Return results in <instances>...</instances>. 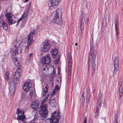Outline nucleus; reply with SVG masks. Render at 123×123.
<instances>
[{"label":"nucleus","instance_id":"27","mask_svg":"<svg viewBox=\"0 0 123 123\" xmlns=\"http://www.w3.org/2000/svg\"><path fill=\"white\" fill-rule=\"evenodd\" d=\"M101 101H102L100 100H97L96 106V110H98L99 108L101 107Z\"/></svg>","mask_w":123,"mask_h":123},{"label":"nucleus","instance_id":"56","mask_svg":"<svg viewBox=\"0 0 123 123\" xmlns=\"http://www.w3.org/2000/svg\"><path fill=\"white\" fill-rule=\"evenodd\" d=\"M75 45L76 46H77V45L78 44H77V43H75Z\"/></svg>","mask_w":123,"mask_h":123},{"label":"nucleus","instance_id":"35","mask_svg":"<svg viewBox=\"0 0 123 123\" xmlns=\"http://www.w3.org/2000/svg\"><path fill=\"white\" fill-rule=\"evenodd\" d=\"M33 53H31L29 54V56L28 58V59L29 60H31L33 58Z\"/></svg>","mask_w":123,"mask_h":123},{"label":"nucleus","instance_id":"55","mask_svg":"<svg viewBox=\"0 0 123 123\" xmlns=\"http://www.w3.org/2000/svg\"><path fill=\"white\" fill-rule=\"evenodd\" d=\"M95 91V89H94L93 91V92H94Z\"/></svg>","mask_w":123,"mask_h":123},{"label":"nucleus","instance_id":"2","mask_svg":"<svg viewBox=\"0 0 123 123\" xmlns=\"http://www.w3.org/2000/svg\"><path fill=\"white\" fill-rule=\"evenodd\" d=\"M62 12L59 9H57L55 13V16L53 17L52 19L50 21L52 23H56L59 25L62 23Z\"/></svg>","mask_w":123,"mask_h":123},{"label":"nucleus","instance_id":"28","mask_svg":"<svg viewBox=\"0 0 123 123\" xmlns=\"http://www.w3.org/2000/svg\"><path fill=\"white\" fill-rule=\"evenodd\" d=\"M35 92L33 91H31L30 93V95L32 98H34L35 96Z\"/></svg>","mask_w":123,"mask_h":123},{"label":"nucleus","instance_id":"4","mask_svg":"<svg viewBox=\"0 0 123 123\" xmlns=\"http://www.w3.org/2000/svg\"><path fill=\"white\" fill-rule=\"evenodd\" d=\"M35 33V31L34 30L32 32H31L27 36V40H26V43H27V46L25 49V51H27L28 50L29 46L33 42L32 40V36L31 35V34H34Z\"/></svg>","mask_w":123,"mask_h":123},{"label":"nucleus","instance_id":"15","mask_svg":"<svg viewBox=\"0 0 123 123\" xmlns=\"http://www.w3.org/2000/svg\"><path fill=\"white\" fill-rule=\"evenodd\" d=\"M30 6L29 4V5L28 6V7H27L25 9V10H26V12H24L21 18L19 19L18 21L17 22L18 23L17 25H18L20 21L24 17H26L27 15V14L28 12L29 11V8L30 7Z\"/></svg>","mask_w":123,"mask_h":123},{"label":"nucleus","instance_id":"9","mask_svg":"<svg viewBox=\"0 0 123 123\" xmlns=\"http://www.w3.org/2000/svg\"><path fill=\"white\" fill-rule=\"evenodd\" d=\"M118 17L117 16L114 19V23L115 25V29L116 33V36L117 40H118V33L119 32V22Z\"/></svg>","mask_w":123,"mask_h":123},{"label":"nucleus","instance_id":"18","mask_svg":"<svg viewBox=\"0 0 123 123\" xmlns=\"http://www.w3.org/2000/svg\"><path fill=\"white\" fill-rule=\"evenodd\" d=\"M48 113V111H38L39 114L40 116L44 117L45 118L47 115Z\"/></svg>","mask_w":123,"mask_h":123},{"label":"nucleus","instance_id":"50","mask_svg":"<svg viewBox=\"0 0 123 123\" xmlns=\"http://www.w3.org/2000/svg\"><path fill=\"white\" fill-rule=\"evenodd\" d=\"M87 121V119L86 118H85L84 120L83 121V123H86Z\"/></svg>","mask_w":123,"mask_h":123},{"label":"nucleus","instance_id":"7","mask_svg":"<svg viewBox=\"0 0 123 123\" xmlns=\"http://www.w3.org/2000/svg\"><path fill=\"white\" fill-rule=\"evenodd\" d=\"M7 10L6 11V18L7 20V22L8 24L10 25L15 23L16 21H13L12 18V15L10 12H7Z\"/></svg>","mask_w":123,"mask_h":123},{"label":"nucleus","instance_id":"49","mask_svg":"<svg viewBox=\"0 0 123 123\" xmlns=\"http://www.w3.org/2000/svg\"><path fill=\"white\" fill-rule=\"evenodd\" d=\"M14 63L16 65V66L17 65H18L19 64V63L18 62V61H17V62H16Z\"/></svg>","mask_w":123,"mask_h":123},{"label":"nucleus","instance_id":"13","mask_svg":"<svg viewBox=\"0 0 123 123\" xmlns=\"http://www.w3.org/2000/svg\"><path fill=\"white\" fill-rule=\"evenodd\" d=\"M31 85L30 82H25L23 86L24 90L26 92L29 91L30 88L31 87Z\"/></svg>","mask_w":123,"mask_h":123},{"label":"nucleus","instance_id":"19","mask_svg":"<svg viewBox=\"0 0 123 123\" xmlns=\"http://www.w3.org/2000/svg\"><path fill=\"white\" fill-rule=\"evenodd\" d=\"M58 51L56 49H52L51 53L52 56L53 58H55L58 54Z\"/></svg>","mask_w":123,"mask_h":123},{"label":"nucleus","instance_id":"3","mask_svg":"<svg viewBox=\"0 0 123 123\" xmlns=\"http://www.w3.org/2000/svg\"><path fill=\"white\" fill-rule=\"evenodd\" d=\"M20 43L17 42L14 47L11 49V53L13 55H17L21 53L22 49L20 47Z\"/></svg>","mask_w":123,"mask_h":123},{"label":"nucleus","instance_id":"25","mask_svg":"<svg viewBox=\"0 0 123 123\" xmlns=\"http://www.w3.org/2000/svg\"><path fill=\"white\" fill-rule=\"evenodd\" d=\"M116 113L115 115V120L114 122L115 123H118L117 121V118L118 116V112L117 110L115 111Z\"/></svg>","mask_w":123,"mask_h":123},{"label":"nucleus","instance_id":"33","mask_svg":"<svg viewBox=\"0 0 123 123\" xmlns=\"http://www.w3.org/2000/svg\"><path fill=\"white\" fill-rule=\"evenodd\" d=\"M44 90L45 91H48V88L49 87L48 86L47 84H45L44 85Z\"/></svg>","mask_w":123,"mask_h":123},{"label":"nucleus","instance_id":"37","mask_svg":"<svg viewBox=\"0 0 123 123\" xmlns=\"http://www.w3.org/2000/svg\"><path fill=\"white\" fill-rule=\"evenodd\" d=\"M83 15H81V16L80 18V22H81V24L80 25V28L81 29L82 26V22L83 21Z\"/></svg>","mask_w":123,"mask_h":123},{"label":"nucleus","instance_id":"20","mask_svg":"<svg viewBox=\"0 0 123 123\" xmlns=\"http://www.w3.org/2000/svg\"><path fill=\"white\" fill-rule=\"evenodd\" d=\"M72 61H69L68 63V74L69 76L71 75V72L72 68Z\"/></svg>","mask_w":123,"mask_h":123},{"label":"nucleus","instance_id":"43","mask_svg":"<svg viewBox=\"0 0 123 123\" xmlns=\"http://www.w3.org/2000/svg\"><path fill=\"white\" fill-rule=\"evenodd\" d=\"M59 89V86H58L57 85L56 86L55 88H54V90H57L58 91Z\"/></svg>","mask_w":123,"mask_h":123},{"label":"nucleus","instance_id":"57","mask_svg":"<svg viewBox=\"0 0 123 123\" xmlns=\"http://www.w3.org/2000/svg\"><path fill=\"white\" fill-rule=\"evenodd\" d=\"M96 18H95V20H96Z\"/></svg>","mask_w":123,"mask_h":123},{"label":"nucleus","instance_id":"42","mask_svg":"<svg viewBox=\"0 0 123 123\" xmlns=\"http://www.w3.org/2000/svg\"><path fill=\"white\" fill-rule=\"evenodd\" d=\"M54 120L51 119H49V121L48 122V123H56L54 122Z\"/></svg>","mask_w":123,"mask_h":123},{"label":"nucleus","instance_id":"39","mask_svg":"<svg viewBox=\"0 0 123 123\" xmlns=\"http://www.w3.org/2000/svg\"><path fill=\"white\" fill-rule=\"evenodd\" d=\"M60 60V58L58 57H57V59L55 60V63L56 64H58Z\"/></svg>","mask_w":123,"mask_h":123},{"label":"nucleus","instance_id":"40","mask_svg":"<svg viewBox=\"0 0 123 123\" xmlns=\"http://www.w3.org/2000/svg\"><path fill=\"white\" fill-rule=\"evenodd\" d=\"M98 110H96L95 115V117L96 118H97L98 117Z\"/></svg>","mask_w":123,"mask_h":123},{"label":"nucleus","instance_id":"38","mask_svg":"<svg viewBox=\"0 0 123 123\" xmlns=\"http://www.w3.org/2000/svg\"><path fill=\"white\" fill-rule=\"evenodd\" d=\"M21 72V70L20 69V68H19L17 69V71L15 72L17 73H18L19 74H20Z\"/></svg>","mask_w":123,"mask_h":123},{"label":"nucleus","instance_id":"1","mask_svg":"<svg viewBox=\"0 0 123 123\" xmlns=\"http://www.w3.org/2000/svg\"><path fill=\"white\" fill-rule=\"evenodd\" d=\"M94 47L93 39L92 38L90 42V50L89 53L88 61V69H91L92 74L95 73V70L96 68L94 60L97 54L96 50H94L93 51V50Z\"/></svg>","mask_w":123,"mask_h":123},{"label":"nucleus","instance_id":"14","mask_svg":"<svg viewBox=\"0 0 123 123\" xmlns=\"http://www.w3.org/2000/svg\"><path fill=\"white\" fill-rule=\"evenodd\" d=\"M61 0H51L48 3V6L49 7H53L57 5Z\"/></svg>","mask_w":123,"mask_h":123},{"label":"nucleus","instance_id":"11","mask_svg":"<svg viewBox=\"0 0 123 123\" xmlns=\"http://www.w3.org/2000/svg\"><path fill=\"white\" fill-rule=\"evenodd\" d=\"M43 51L44 52H47L50 48L49 43L48 41L46 40L43 43Z\"/></svg>","mask_w":123,"mask_h":123},{"label":"nucleus","instance_id":"47","mask_svg":"<svg viewBox=\"0 0 123 123\" xmlns=\"http://www.w3.org/2000/svg\"><path fill=\"white\" fill-rule=\"evenodd\" d=\"M17 61L18 60L17 58H14L13 59V62L14 63L16 62H17Z\"/></svg>","mask_w":123,"mask_h":123},{"label":"nucleus","instance_id":"32","mask_svg":"<svg viewBox=\"0 0 123 123\" xmlns=\"http://www.w3.org/2000/svg\"><path fill=\"white\" fill-rule=\"evenodd\" d=\"M90 93L89 95H88V94H87L86 95V102L87 103H88L89 102L90 97Z\"/></svg>","mask_w":123,"mask_h":123},{"label":"nucleus","instance_id":"6","mask_svg":"<svg viewBox=\"0 0 123 123\" xmlns=\"http://www.w3.org/2000/svg\"><path fill=\"white\" fill-rule=\"evenodd\" d=\"M119 58L118 57L116 56L115 57L114 61V69L113 72V75L119 70Z\"/></svg>","mask_w":123,"mask_h":123},{"label":"nucleus","instance_id":"34","mask_svg":"<svg viewBox=\"0 0 123 123\" xmlns=\"http://www.w3.org/2000/svg\"><path fill=\"white\" fill-rule=\"evenodd\" d=\"M49 66V68L48 67V66H46L45 68H43V70H47V69L48 70L49 69V68H51L52 69L53 68V70L54 69V67H53L52 66Z\"/></svg>","mask_w":123,"mask_h":123},{"label":"nucleus","instance_id":"22","mask_svg":"<svg viewBox=\"0 0 123 123\" xmlns=\"http://www.w3.org/2000/svg\"><path fill=\"white\" fill-rule=\"evenodd\" d=\"M47 106L46 104H41L40 107V110L41 111H48L47 109Z\"/></svg>","mask_w":123,"mask_h":123},{"label":"nucleus","instance_id":"5","mask_svg":"<svg viewBox=\"0 0 123 123\" xmlns=\"http://www.w3.org/2000/svg\"><path fill=\"white\" fill-rule=\"evenodd\" d=\"M51 116L52 118L50 119L54 120V122H55L56 123H58V120L61 117L60 115L59 114V112L57 111L54 112Z\"/></svg>","mask_w":123,"mask_h":123},{"label":"nucleus","instance_id":"24","mask_svg":"<svg viewBox=\"0 0 123 123\" xmlns=\"http://www.w3.org/2000/svg\"><path fill=\"white\" fill-rule=\"evenodd\" d=\"M49 103L52 107H55L56 105V101L54 99L50 100Z\"/></svg>","mask_w":123,"mask_h":123},{"label":"nucleus","instance_id":"48","mask_svg":"<svg viewBox=\"0 0 123 123\" xmlns=\"http://www.w3.org/2000/svg\"><path fill=\"white\" fill-rule=\"evenodd\" d=\"M70 79V77H68V78L67 80V82L68 83L69 82Z\"/></svg>","mask_w":123,"mask_h":123},{"label":"nucleus","instance_id":"41","mask_svg":"<svg viewBox=\"0 0 123 123\" xmlns=\"http://www.w3.org/2000/svg\"><path fill=\"white\" fill-rule=\"evenodd\" d=\"M47 98H45L42 101L41 104H44V103L47 101Z\"/></svg>","mask_w":123,"mask_h":123},{"label":"nucleus","instance_id":"54","mask_svg":"<svg viewBox=\"0 0 123 123\" xmlns=\"http://www.w3.org/2000/svg\"><path fill=\"white\" fill-rule=\"evenodd\" d=\"M29 0H25V1L24 2H25L28 1Z\"/></svg>","mask_w":123,"mask_h":123},{"label":"nucleus","instance_id":"12","mask_svg":"<svg viewBox=\"0 0 123 123\" xmlns=\"http://www.w3.org/2000/svg\"><path fill=\"white\" fill-rule=\"evenodd\" d=\"M3 16L2 15H1L0 16V24L3 29L6 30L8 29L7 25L6 22L3 21Z\"/></svg>","mask_w":123,"mask_h":123},{"label":"nucleus","instance_id":"23","mask_svg":"<svg viewBox=\"0 0 123 123\" xmlns=\"http://www.w3.org/2000/svg\"><path fill=\"white\" fill-rule=\"evenodd\" d=\"M19 82V79L13 78V81H11L10 82L11 83H13L14 85H16L18 84Z\"/></svg>","mask_w":123,"mask_h":123},{"label":"nucleus","instance_id":"17","mask_svg":"<svg viewBox=\"0 0 123 123\" xmlns=\"http://www.w3.org/2000/svg\"><path fill=\"white\" fill-rule=\"evenodd\" d=\"M15 85L10 82L9 85V89L11 95L14 94L15 90Z\"/></svg>","mask_w":123,"mask_h":123},{"label":"nucleus","instance_id":"45","mask_svg":"<svg viewBox=\"0 0 123 123\" xmlns=\"http://www.w3.org/2000/svg\"><path fill=\"white\" fill-rule=\"evenodd\" d=\"M88 18H87L86 19H85V22L86 24H88Z\"/></svg>","mask_w":123,"mask_h":123},{"label":"nucleus","instance_id":"44","mask_svg":"<svg viewBox=\"0 0 123 123\" xmlns=\"http://www.w3.org/2000/svg\"><path fill=\"white\" fill-rule=\"evenodd\" d=\"M25 95L24 93H22L21 95V97L23 99H25Z\"/></svg>","mask_w":123,"mask_h":123},{"label":"nucleus","instance_id":"8","mask_svg":"<svg viewBox=\"0 0 123 123\" xmlns=\"http://www.w3.org/2000/svg\"><path fill=\"white\" fill-rule=\"evenodd\" d=\"M51 62V57L49 54H47L44 56L42 58V63L43 64H48Z\"/></svg>","mask_w":123,"mask_h":123},{"label":"nucleus","instance_id":"29","mask_svg":"<svg viewBox=\"0 0 123 123\" xmlns=\"http://www.w3.org/2000/svg\"><path fill=\"white\" fill-rule=\"evenodd\" d=\"M20 75V74H19L15 72L14 74L13 78L19 79Z\"/></svg>","mask_w":123,"mask_h":123},{"label":"nucleus","instance_id":"26","mask_svg":"<svg viewBox=\"0 0 123 123\" xmlns=\"http://www.w3.org/2000/svg\"><path fill=\"white\" fill-rule=\"evenodd\" d=\"M16 113L18 115H23L24 113V111L22 110H20L19 109H18Z\"/></svg>","mask_w":123,"mask_h":123},{"label":"nucleus","instance_id":"53","mask_svg":"<svg viewBox=\"0 0 123 123\" xmlns=\"http://www.w3.org/2000/svg\"><path fill=\"white\" fill-rule=\"evenodd\" d=\"M84 92H83L82 94V97H83V96H84Z\"/></svg>","mask_w":123,"mask_h":123},{"label":"nucleus","instance_id":"46","mask_svg":"<svg viewBox=\"0 0 123 123\" xmlns=\"http://www.w3.org/2000/svg\"><path fill=\"white\" fill-rule=\"evenodd\" d=\"M47 91H45L44 90V91L42 93V94L43 96L45 95H46L47 92Z\"/></svg>","mask_w":123,"mask_h":123},{"label":"nucleus","instance_id":"21","mask_svg":"<svg viewBox=\"0 0 123 123\" xmlns=\"http://www.w3.org/2000/svg\"><path fill=\"white\" fill-rule=\"evenodd\" d=\"M17 119L18 120H21L23 122L25 121L26 118L24 115H19L18 114V116L17 117Z\"/></svg>","mask_w":123,"mask_h":123},{"label":"nucleus","instance_id":"36","mask_svg":"<svg viewBox=\"0 0 123 123\" xmlns=\"http://www.w3.org/2000/svg\"><path fill=\"white\" fill-rule=\"evenodd\" d=\"M68 57L69 61H72L71 55L70 53H68Z\"/></svg>","mask_w":123,"mask_h":123},{"label":"nucleus","instance_id":"30","mask_svg":"<svg viewBox=\"0 0 123 123\" xmlns=\"http://www.w3.org/2000/svg\"><path fill=\"white\" fill-rule=\"evenodd\" d=\"M102 94L101 92H99V94L98 98L97 100H100L102 101Z\"/></svg>","mask_w":123,"mask_h":123},{"label":"nucleus","instance_id":"16","mask_svg":"<svg viewBox=\"0 0 123 123\" xmlns=\"http://www.w3.org/2000/svg\"><path fill=\"white\" fill-rule=\"evenodd\" d=\"M39 101L37 99L33 102L31 105L32 108L34 110H36L38 109L39 107Z\"/></svg>","mask_w":123,"mask_h":123},{"label":"nucleus","instance_id":"10","mask_svg":"<svg viewBox=\"0 0 123 123\" xmlns=\"http://www.w3.org/2000/svg\"><path fill=\"white\" fill-rule=\"evenodd\" d=\"M123 82L122 79H120L118 80V93L120 98L122 97L123 93V87L122 86Z\"/></svg>","mask_w":123,"mask_h":123},{"label":"nucleus","instance_id":"52","mask_svg":"<svg viewBox=\"0 0 123 123\" xmlns=\"http://www.w3.org/2000/svg\"><path fill=\"white\" fill-rule=\"evenodd\" d=\"M82 100H84V99H85V98H84V96H83V97L82 98Z\"/></svg>","mask_w":123,"mask_h":123},{"label":"nucleus","instance_id":"31","mask_svg":"<svg viewBox=\"0 0 123 123\" xmlns=\"http://www.w3.org/2000/svg\"><path fill=\"white\" fill-rule=\"evenodd\" d=\"M5 77L6 80H8L9 79V74L7 72L5 73Z\"/></svg>","mask_w":123,"mask_h":123},{"label":"nucleus","instance_id":"51","mask_svg":"<svg viewBox=\"0 0 123 123\" xmlns=\"http://www.w3.org/2000/svg\"><path fill=\"white\" fill-rule=\"evenodd\" d=\"M49 94H48L46 96V98H47V99L48 98V97H49Z\"/></svg>","mask_w":123,"mask_h":123}]
</instances>
